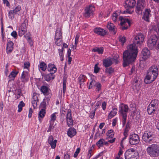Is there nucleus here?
<instances>
[{
  "label": "nucleus",
  "instance_id": "a211bd4d",
  "mask_svg": "<svg viewBox=\"0 0 159 159\" xmlns=\"http://www.w3.org/2000/svg\"><path fill=\"white\" fill-rule=\"evenodd\" d=\"M30 75L28 71L26 70L23 71L20 77V80L23 82H26L29 80Z\"/></svg>",
  "mask_w": 159,
  "mask_h": 159
},
{
  "label": "nucleus",
  "instance_id": "2eb2a0df",
  "mask_svg": "<svg viewBox=\"0 0 159 159\" xmlns=\"http://www.w3.org/2000/svg\"><path fill=\"white\" fill-rule=\"evenodd\" d=\"M157 76L152 74H149V72L147 73L144 78V82L146 84H148L152 83L155 80Z\"/></svg>",
  "mask_w": 159,
  "mask_h": 159
},
{
  "label": "nucleus",
  "instance_id": "603ef678",
  "mask_svg": "<svg viewBox=\"0 0 159 159\" xmlns=\"http://www.w3.org/2000/svg\"><path fill=\"white\" fill-rule=\"evenodd\" d=\"M21 9V7L20 6H17L15 9L13 10L14 12H15V13L16 14L17 13L20 11Z\"/></svg>",
  "mask_w": 159,
  "mask_h": 159
},
{
  "label": "nucleus",
  "instance_id": "423d86ee",
  "mask_svg": "<svg viewBox=\"0 0 159 159\" xmlns=\"http://www.w3.org/2000/svg\"><path fill=\"white\" fill-rule=\"evenodd\" d=\"M136 2L135 0H126L125 2V7L126 10L123 11L125 14H131L133 11L131 9L135 6Z\"/></svg>",
  "mask_w": 159,
  "mask_h": 159
},
{
  "label": "nucleus",
  "instance_id": "f8f14e48",
  "mask_svg": "<svg viewBox=\"0 0 159 159\" xmlns=\"http://www.w3.org/2000/svg\"><path fill=\"white\" fill-rule=\"evenodd\" d=\"M146 5L145 0H138L137 2V6L135 11L138 14H140L142 13V11L144 9Z\"/></svg>",
  "mask_w": 159,
  "mask_h": 159
},
{
  "label": "nucleus",
  "instance_id": "09e8293b",
  "mask_svg": "<svg viewBox=\"0 0 159 159\" xmlns=\"http://www.w3.org/2000/svg\"><path fill=\"white\" fill-rule=\"evenodd\" d=\"M119 40L122 43V44H123V43L126 41V39L125 37L124 36H119Z\"/></svg>",
  "mask_w": 159,
  "mask_h": 159
},
{
  "label": "nucleus",
  "instance_id": "cd10ccee",
  "mask_svg": "<svg viewBox=\"0 0 159 159\" xmlns=\"http://www.w3.org/2000/svg\"><path fill=\"white\" fill-rule=\"evenodd\" d=\"M67 134L68 136L72 138L76 135V130L74 128H70L68 129Z\"/></svg>",
  "mask_w": 159,
  "mask_h": 159
},
{
  "label": "nucleus",
  "instance_id": "412c9836",
  "mask_svg": "<svg viewBox=\"0 0 159 159\" xmlns=\"http://www.w3.org/2000/svg\"><path fill=\"white\" fill-rule=\"evenodd\" d=\"M57 142V140H54L52 136L50 135L49 137L48 142V144L51 146L52 148L54 149L56 148Z\"/></svg>",
  "mask_w": 159,
  "mask_h": 159
},
{
  "label": "nucleus",
  "instance_id": "a878e982",
  "mask_svg": "<svg viewBox=\"0 0 159 159\" xmlns=\"http://www.w3.org/2000/svg\"><path fill=\"white\" fill-rule=\"evenodd\" d=\"M141 54L143 56L142 58L146 60L149 57L150 52L148 48H145L143 50Z\"/></svg>",
  "mask_w": 159,
  "mask_h": 159
},
{
  "label": "nucleus",
  "instance_id": "f704fd0d",
  "mask_svg": "<svg viewBox=\"0 0 159 159\" xmlns=\"http://www.w3.org/2000/svg\"><path fill=\"white\" fill-rule=\"evenodd\" d=\"M39 65H38L39 69H40L43 71H44L47 69V66L45 63L43 62H39Z\"/></svg>",
  "mask_w": 159,
  "mask_h": 159
},
{
  "label": "nucleus",
  "instance_id": "72a5a7b5",
  "mask_svg": "<svg viewBox=\"0 0 159 159\" xmlns=\"http://www.w3.org/2000/svg\"><path fill=\"white\" fill-rule=\"evenodd\" d=\"M46 100H47V101H49L50 99L49 98H45L44 99L43 102L41 103L39 108L40 109H43L46 110V104L45 101Z\"/></svg>",
  "mask_w": 159,
  "mask_h": 159
},
{
  "label": "nucleus",
  "instance_id": "f03ea898",
  "mask_svg": "<svg viewBox=\"0 0 159 159\" xmlns=\"http://www.w3.org/2000/svg\"><path fill=\"white\" fill-rule=\"evenodd\" d=\"M112 19L114 22H118V24H119L118 21H120V24L122 30H127L130 25V22L129 19L121 16L118 17V15L116 13L113 14Z\"/></svg>",
  "mask_w": 159,
  "mask_h": 159
},
{
  "label": "nucleus",
  "instance_id": "20e7f679",
  "mask_svg": "<svg viewBox=\"0 0 159 159\" xmlns=\"http://www.w3.org/2000/svg\"><path fill=\"white\" fill-rule=\"evenodd\" d=\"M148 154L151 157H156L159 156V144L153 143L149 145L146 149Z\"/></svg>",
  "mask_w": 159,
  "mask_h": 159
},
{
  "label": "nucleus",
  "instance_id": "69168bd1",
  "mask_svg": "<svg viewBox=\"0 0 159 159\" xmlns=\"http://www.w3.org/2000/svg\"><path fill=\"white\" fill-rule=\"evenodd\" d=\"M106 105L107 103L105 102H103L102 103V109L104 111L106 109Z\"/></svg>",
  "mask_w": 159,
  "mask_h": 159
},
{
  "label": "nucleus",
  "instance_id": "6ab92c4d",
  "mask_svg": "<svg viewBox=\"0 0 159 159\" xmlns=\"http://www.w3.org/2000/svg\"><path fill=\"white\" fill-rule=\"evenodd\" d=\"M151 11L150 9H146L143 12L142 19L147 22L149 21V18L151 16Z\"/></svg>",
  "mask_w": 159,
  "mask_h": 159
},
{
  "label": "nucleus",
  "instance_id": "4c0bfd02",
  "mask_svg": "<svg viewBox=\"0 0 159 159\" xmlns=\"http://www.w3.org/2000/svg\"><path fill=\"white\" fill-rule=\"evenodd\" d=\"M114 133L112 129L108 130L106 133L107 136L110 138H113L114 136Z\"/></svg>",
  "mask_w": 159,
  "mask_h": 159
},
{
  "label": "nucleus",
  "instance_id": "aec40b11",
  "mask_svg": "<svg viewBox=\"0 0 159 159\" xmlns=\"http://www.w3.org/2000/svg\"><path fill=\"white\" fill-rule=\"evenodd\" d=\"M141 84L140 81L134 79L132 87L134 91H138L140 89Z\"/></svg>",
  "mask_w": 159,
  "mask_h": 159
},
{
  "label": "nucleus",
  "instance_id": "5fc2aeb1",
  "mask_svg": "<svg viewBox=\"0 0 159 159\" xmlns=\"http://www.w3.org/2000/svg\"><path fill=\"white\" fill-rule=\"evenodd\" d=\"M99 70L100 68L98 67V65L97 64H95L94 67V72L96 73H98L99 72Z\"/></svg>",
  "mask_w": 159,
  "mask_h": 159
},
{
  "label": "nucleus",
  "instance_id": "680f3d73",
  "mask_svg": "<svg viewBox=\"0 0 159 159\" xmlns=\"http://www.w3.org/2000/svg\"><path fill=\"white\" fill-rule=\"evenodd\" d=\"M118 120V118L117 117H116L115 118V119H113V122L112 123V125L113 126H115L116 125V123L117 122Z\"/></svg>",
  "mask_w": 159,
  "mask_h": 159
},
{
  "label": "nucleus",
  "instance_id": "4468645a",
  "mask_svg": "<svg viewBox=\"0 0 159 159\" xmlns=\"http://www.w3.org/2000/svg\"><path fill=\"white\" fill-rule=\"evenodd\" d=\"M140 139L138 134H134L130 135L129 142L132 145H135L139 143Z\"/></svg>",
  "mask_w": 159,
  "mask_h": 159
},
{
  "label": "nucleus",
  "instance_id": "0e129e2a",
  "mask_svg": "<svg viewBox=\"0 0 159 159\" xmlns=\"http://www.w3.org/2000/svg\"><path fill=\"white\" fill-rule=\"evenodd\" d=\"M54 128V125H49L48 128L47 130V132L51 131Z\"/></svg>",
  "mask_w": 159,
  "mask_h": 159
},
{
  "label": "nucleus",
  "instance_id": "052dcab7",
  "mask_svg": "<svg viewBox=\"0 0 159 159\" xmlns=\"http://www.w3.org/2000/svg\"><path fill=\"white\" fill-rule=\"evenodd\" d=\"M96 110H95V109L93 111H92L91 112L90 115V117L91 119H92L94 116Z\"/></svg>",
  "mask_w": 159,
  "mask_h": 159
},
{
  "label": "nucleus",
  "instance_id": "dca6fc26",
  "mask_svg": "<svg viewBox=\"0 0 159 159\" xmlns=\"http://www.w3.org/2000/svg\"><path fill=\"white\" fill-rule=\"evenodd\" d=\"M114 61L116 64L117 63V60L114 58H107L103 60V65L105 67H108L112 65L113 63V61Z\"/></svg>",
  "mask_w": 159,
  "mask_h": 159
},
{
  "label": "nucleus",
  "instance_id": "58836bf2",
  "mask_svg": "<svg viewBox=\"0 0 159 159\" xmlns=\"http://www.w3.org/2000/svg\"><path fill=\"white\" fill-rule=\"evenodd\" d=\"M18 73V72L17 71H12L9 75L8 77L11 79H13L16 77Z\"/></svg>",
  "mask_w": 159,
  "mask_h": 159
},
{
  "label": "nucleus",
  "instance_id": "4d7b16f0",
  "mask_svg": "<svg viewBox=\"0 0 159 159\" xmlns=\"http://www.w3.org/2000/svg\"><path fill=\"white\" fill-rule=\"evenodd\" d=\"M102 103V102L101 101H98L96 103V106H95V110H96L100 106L101 104Z\"/></svg>",
  "mask_w": 159,
  "mask_h": 159
},
{
  "label": "nucleus",
  "instance_id": "39448f33",
  "mask_svg": "<svg viewBox=\"0 0 159 159\" xmlns=\"http://www.w3.org/2000/svg\"><path fill=\"white\" fill-rule=\"evenodd\" d=\"M142 138L143 140L146 143L151 144L155 141V135L152 132L146 131L143 134Z\"/></svg>",
  "mask_w": 159,
  "mask_h": 159
},
{
  "label": "nucleus",
  "instance_id": "338daca9",
  "mask_svg": "<svg viewBox=\"0 0 159 159\" xmlns=\"http://www.w3.org/2000/svg\"><path fill=\"white\" fill-rule=\"evenodd\" d=\"M123 152L122 150V149L121 148H120L119 151V152L118 153V155L116 156V157H118V156L119 157H120V156H121L122 154H123Z\"/></svg>",
  "mask_w": 159,
  "mask_h": 159
},
{
  "label": "nucleus",
  "instance_id": "a19ab883",
  "mask_svg": "<svg viewBox=\"0 0 159 159\" xmlns=\"http://www.w3.org/2000/svg\"><path fill=\"white\" fill-rule=\"evenodd\" d=\"M25 106V103L22 101H20L18 105V111L19 112H20L22 110V107Z\"/></svg>",
  "mask_w": 159,
  "mask_h": 159
},
{
  "label": "nucleus",
  "instance_id": "3c124183",
  "mask_svg": "<svg viewBox=\"0 0 159 159\" xmlns=\"http://www.w3.org/2000/svg\"><path fill=\"white\" fill-rule=\"evenodd\" d=\"M30 66V64L29 62H25L24 63V68L29 70Z\"/></svg>",
  "mask_w": 159,
  "mask_h": 159
},
{
  "label": "nucleus",
  "instance_id": "de8ad7c7",
  "mask_svg": "<svg viewBox=\"0 0 159 159\" xmlns=\"http://www.w3.org/2000/svg\"><path fill=\"white\" fill-rule=\"evenodd\" d=\"M66 79L64 78L63 79V92L64 94H65L66 92Z\"/></svg>",
  "mask_w": 159,
  "mask_h": 159
},
{
  "label": "nucleus",
  "instance_id": "c03bdc74",
  "mask_svg": "<svg viewBox=\"0 0 159 159\" xmlns=\"http://www.w3.org/2000/svg\"><path fill=\"white\" fill-rule=\"evenodd\" d=\"M15 14H16L13 10H10L8 12L9 18L12 20L13 19Z\"/></svg>",
  "mask_w": 159,
  "mask_h": 159
},
{
  "label": "nucleus",
  "instance_id": "473e14b6",
  "mask_svg": "<svg viewBox=\"0 0 159 159\" xmlns=\"http://www.w3.org/2000/svg\"><path fill=\"white\" fill-rule=\"evenodd\" d=\"M87 78L85 75L83 74L80 75L78 78V81L80 84V85H81L85 81Z\"/></svg>",
  "mask_w": 159,
  "mask_h": 159
},
{
  "label": "nucleus",
  "instance_id": "bf43d9fd",
  "mask_svg": "<svg viewBox=\"0 0 159 159\" xmlns=\"http://www.w3.org/2000/svg\"><path fill=\"white\" fill-rule=\"evenodd\" d=\"M92 152V149L91 148H90L89 149L88 154V157L89 159L92 156V154H91Z\"/></svg>",
  "mask_w": 159,
  "mask_h": 159
},
{
  "label": "nucleus",
  "instance_id": "7c9ffc66",
  "mask_svg": "<svg viewBox=\"0 0 159 159\" xmlns=\"http://www.w3.org/2000/svg\"><path fill=\"white\" fill-rule=\"evenodd\" d=\"M46 114V110L43 109H40L39 112L38 117L40 121H41L45 116Z\"/></svg>",
  "mask_w": 159,
  "mask_h": 159
},
{
  "label": "nucleus",
  "instance_id": "37998d69",
  "mask_svg": "<svg viewBox=\"0 0 159 159\" xmlns=\"http://www.w3.org/2000/svg\"><path fill=\"white\" fill-rule=\"evenodd\" d=\"M27 31V29H22L20 28L19 31V35L20 36H22Z\"/></svg>",
  "mask_w": 159,
  "mask_h": 159
},
{
  "label": "nucleus",
  "instance_id": "393cba45",
  "mask_svg": "<svg viewBox=\"0 0 159 159\" xmlns=\"http://www.w3.org/2000/svg\"><path fill=\"white\" fill-rule=\"evenodd\" d=\"M13 43L10 41H9L7 43L6 52L7 54L10 53L13 49Z\"/></svg>",
  "mask_w": 159,
  "mask_h": 159
},
{
  "label": "nucleus",
  "instance_id": "b1692460",
  "mask_svg": "<svg viewBox=\"0 0 159 159\" xmlns=\"http://www.w3.org/2000/svg\"><path fill=\"white\" fill-rule=\"evenodd\" d=\"M147 72H149V74H152L157 76L158 73V70L157 66L153 65L150 67L148 70Z\"/></svg>",
  "mask_w": 159,
  "mask_h": 159
},
{
  "label": "nucleus",
  "instance_id": "f257e3e1",
  "mask_svg": "<svg viewBox=\"0 0 159 159\" xmlns=\"http://www.w3.org/2000/svg\"><path fill=\"white\" fill-rule=\"evenodd\" d=\"M144 39L143 34L139 33L134 36L133 43L130 44L128 47V49L123 54V66L125 67L128 65L130 62L134 61L138 53L137 46H140L143 43Z\"/></svg>",
  "mask_w": 159,
  "mask_h": 159
},
{
  "label": "nucleus",
  "instance_id": "79ce46f5",
  "mask_svg": "<svg viewBox=\"0 0 159 159\" xmlns=\"http://www.w3.org/2000/svg\"><path fill=\"white\" fill-rule=\"evenodd\" d=\"M28 20L26 19H25L21 25L20 28L22 29H26L27 26L28 25Z\"/></svg>",
  "mask_w": 159,
  "mask_h": 159
},
{
  "label": "nucleus",
  "instance_id": "9d476101",
  "mask_svg": "<svg viewBox=\"0 0 159 159\" xmlns=\"http://www.w3.org/2000/svg\"><path fill=\"white\" fill-rule=\"evenodd\" d=\"M95 10V7L92 5H89L85 7L84 9L83 16L86 18H89L93 16Z\"/></svg>",
  "mask_w": 159,
  "mask_h": 159
},
{
  "label": "nucleus",
  "instance_id": "bb28decb",
  "mask_svg": "<svg viewBox=\"0 0 159 159\" xmlns=\"http://www.w3.org/2000/svg\"><path fill=\"white\" fill-rule=\"evenodd\" d=\"M43 76L44 77V80L47 81H49L52 80L54 79V76H53L52 73H50L48 74H45L44 73L42 74Z\"/></svg>",
  "mask_w": 159,
  "mask_h": 159
},
{
  "label": "nucleus",
  "instance_id": "13d9d810",
  "mask_svg": "<svg viewBox=\"0 0 159 159\" xmlns=\"http://www.w3.org/2000/svg\"><path fill=\"white\" fill-rule=\"evenodd\" d=\"M11 35L14 38H16L17 36V32L15 31H13L11 34Z\"/></svg>",
  "mask_w": 159,
  "mask_h": 159
},
{
  "label": "nucleus",
  "instance_id": "e433bc0d",
  "mask_svg": "<svg viewBox=\"0 0 159 159\" xmlns=\"http://www.w3.org/2000/svg\"><path fill=\"white\" fill-rule=\"evenodd\" d=\"M92 51L94 52H97L99 54H102L103 52V47H96L93 48Z\"/></svg>",
  "mask_w": 159,
  "mask_h": 159
},
{
  "label": "nucleus",
  "instance_id": "c756f323",
  "mask_svg": "<svg viewBox=\"0 0 159 159\" xmlns=\"http://www.w3.org/2000/svg\"><path fill=\"white\" fill-rule=\"evenodd\" d=\"M49 88L45 85L42 86L40 88V90L45 95H47L49 94Z\"/></svg>",
  "mask_w": 159,
  "mask_h": 159
},
{
  "label": "nucleus",
  "instance_id": "ddd939ff",
  "mask_svg": "<svg viewBox=\"0 0 159 159\" xmlns=\"http://www.w3.org/2000/svg\"><path fill=\"white\" fill-rule=\"evenodd\" d=\"M158 40L157 37L155 35L152 36L148 40V46L150 49L153 48Z\"/></svg>",
  "mask_w": 159,
  "mask_h": 159
},
{
  "label": "nucleus",
  "instance_id": "a18cd8bd",
  "mask_svg": "<svg viewBox=\"0 0 159 159\" xmlns=\"http://www.w3.org/2000/svg\"><path fill=\"white\" fill-rule=\"evenodd\" d=\"M114 72V69L112 67L107 68L105 69V72L109 75L112 74Z\"/></svg>",
  "mask_w": 159,
  "mask_h": 159
},
{
  "label": "nucleus",
  "instance_id": "e2e57ef3",
  "mask_svg": "<svg viewBox=\"0 0 159 159\" xmlns=\"http://www.w3.org/2000/svg\"><path fill=\"white\" fill-rule=\"evenodd\" d=\"M80 37V35L78 34H77L75 37V44H77L78 42L79 39Z\"/></svg>",
  "mask_w": 159,
  "mask_h": 159
},
{
  "label": "nucleus",
  "instance_id": "f3484780",
  "mask_svg": "<svg viewBox=\"0 0 159 159\" xmlns=\"http://www.w3.org/2000/svg\"><path fill=\"white\" fill-rule=\"evenodd\" d=\"M71 111L69 109L67 111L66 115V120L67 125L68 126H72L73 125V121L71 116Z\"/></svg>",
  "mask_w": 159,
  "mask_h": 159
},
{
  "label": "nucleus",
  "instance_id": "5701e85b",
  "mask_svg": "<svg viewBox=\"0 0 159 159\" xmlns=\"http://www.w3.org/2000/svg\"><path fill=\"white\" fill-rule=\"evenodd\" d=\"M94 33L101 36H104L106 34L107 32L103 29L100 27H97L93 30Z\"/></svg>",
  "mask_w": 159,
  "mask_h": 159
},
{
  "label": "nucleus",
  "instance_id": "6e6d98bb",
  "mask_svg": "<svg viewBox=\"0 0 159 159\" xmlns=\"http://www.w3.org/2000/svg\"><path fill=\"white\" fill-rule=\"evenodd\" d=\"M80 148H77V149L74 155V157H77L78 154L80 152Z\"/></svg>",
  "mask_w": 159,
  "mask_h": 159
},
{
  "label": "nucleus",
  "instance_id": "7ed1b4c3",
  "mask_svg": "<svg viewBox=\"0 0 159 159\" xmlns=\"http://www.w3.org/2000/svg\"><path fill=\"white\" fill-rule=\"evenodd\" d=\"M129 110V108L127 105L121 103L119 106V112L122 117V123L123 126L125 125L127 119V113Z\"/></svg>",
  "mask_w": 159,
  "mask_h": 159
},
{
  "label": "nucleus",
  "instance_id": "ea45409f",
  "mask_svg": "<svg viewBox=\"0 0 159 159\" xmlns=\"http://www.w3.org/2000/svg\"><path fill=\"white\" fill-rule=\"evenodd\" d=\"M104 139H99L96 143L97 146L99 148L103 146Z\"/></svg>",
  "mask_w": 159,
  "mask_h": 159
},
{
  "label": "nucleus",
  "instance_id": "0eeeda50",
  "mask_svg": "<svg viewBox=\"0 0 159 159\" xmlns=\"http://www.w3.org/2000/svg\"><path fill=\"white\" fill-rule=\"evenodd\" d=\"M125 159H139V154L135 149H128L125 153Z\"/></svg>",
  "mask_w": 159,
  "mask_h": 159
},
{
  "label": "nucleus",
  "instance_id": "4be33fe9",
  "mask_svg": "<svg viewBox=\"0 0 159 159\" xmlns=\"http://www.w3.org/2000/svg\"><path fill=\"white\" fill-rule=\"evenodd\" d=\"M39 102V99L38 98V95L36 93H33L32 101L31 103L34 108H35L37 107V106Z\"/></svg>",
  "mask_w": 159,
  "mask_h": 159
},
{
  "label": "nucleus",
  "instance_id": "1a4fd4ad",
  "mask_svg": "<svg viewBox=\"0 0 159 159\" xmlns=\"http://www.w3.org/2000/svg\"><path fill=\"white\" fill-rule=\"evenodd\" d=\"M55 43L58 46H60L63 44L62 33L61 29L58 28L56 31L55 36Z\"/></svg>",
  "mask_w": 159,
  "mask_h": 159
},
{
  "label": "nucleus",
  "instance_id": "c9c22d12",
  "mask_svg": "<svg viewBox=\"0 0 159 159\" xmlns=\"http://www.w3.org/2000/svg\"><path fill=\"white\" fill-rule=\"evenodd\" d=\"M117 111V109L116 108H113L109 114V117L111 118L113 117L116 114Z\"/></svg>",
  "mask_w": 159,
  "mask_h": 159
},
{
  "label": "nucleus",
  "instance_id": "c85d7f7f",
  "mask_svg": "<svg viewBox=\"0 0 159 159\" xmlns=\"http://www.w3.org/2000/svg\"><path fill=\"white\" fill-rule=\"evenodd\" d=\"M48 70L49 71L51 72V73L54 74L57 71V68L54 64H49L48 67Z\"/></svg>",
  "mask_w": 159,
  "mask_h": 159
},
{
  "label": "nucleus",
  "instance_id": "6e6552de",
  "mask_svg": "<svg viewBox=\"0 0 159 159\" xmlns=\"http://www.w3.org/2000/svg\"><path fill=\"white\" fill-rule=\"evenodd\" d=\"M158 100H152L148 107L147 111L148 114H154L157 108Z\"/></svg>",
  "mask_w": 159,
  "mask_h": 159
},
{
  "label": "nucleus",
  "instance_id": "49530a36",
  "mask_svg": "<svg viewBox=\"0 0 159 159\" xmlns=\"http://www.w3.org/2000/svg\"><path fill=\"white\" fill-rule=\"evenodd\" d=\"M59 54L60 57V60L62 61L64 60V55L63 52V50L62 49H58Z\"/></svg>",
  "mask_w": 159,
  "mask_h": 159
},
{
  "label": "nucleus",
  "instance_id": "864d4df0",
  "mask_svg": "<svg viewBox=\"0 0 159 159\" xmlns=\"http://www.w3.org/2000/svg\"><path fill=\"white\" fill-rule=\"evenodd\" d=\"M96 131L97 132L95 134V137L96 138L98 137H100L101 136V134L100 132L99 129H97Z\"/></svg>",
  "mask_w": 159,
  "mask_h": 159
},
{
  "label": "nucleus",
  "instance_id": "2f4dec72",
  "mask_svg": "<svg viewBox=\"0 0 159 159\" xmlns=\"http://www.w3.org/2000/svg\"><path fill=\"white\" fill-rule=\"evenodd\" d=\"M107 27L110 31H112L114 34L116 33L115 25L112 23H108L107 25Z\"/></svg>",
  "mask_w": 159,
  "mask_h": 159
},
{
  "label": "nucleus",
  "instance_id": "8fccbe9b",
  "mask_svg": "<svg viewBox=\"0 0 159 159\" xmlns=\"http://www.w3.org/2000/svg\"><path fill=\"white\" fill-rule=\"evenodd\" d=\"M57 112H55L52 114L51 116V119L50 120L55 121L56 120V115L57 114Z\"/></svg>",
  "mask_w": 159,
  "mask_h": 159
},
{
  "label": "nucleus",
  "instance_id": "774afa93",
  "mask_svg": "<svg viewBox=\"0 0 159 159\" xmlns=\"http://www.w3.org/2000/svg\"><path fill=\"white\" fill-rule=\"evenodd\" d=\"M33 113V110L31 108H30L29 110V113L28 116L29 118H30L32 116V113Z\"/></svg>",
  "mask_w": 159,
  "mask_h": 159
},
{
  "label": "nucleus",
  "instance_id": "9b49d317",
  "mask_svg": "<svg viewBox=\"0 0 159 159\" xmlns=\"http://www.w3.org/2000/svg\"><path fill=\"white\" fill-rule=\"evenodd\" d=\"M91 81L90 82L89 86V89H91L93 87H96V90L98 91H99L101 89L102 85L99 82H97L94 79L95 77L93 75L91 77Z\"/></svg>",
  "mask_w": 159,
  "mask_h": 159
}]
</instances>
